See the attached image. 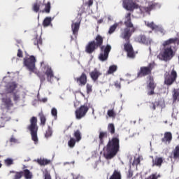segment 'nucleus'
Masks as SVG:
<instances>
[{
  "instance_id": "obj_14",
  "label": "nucleus",
  "mask_w": 179,
  "mask_h": 179,
  "mask_svg": "<svg viewBox=\"0 0 179 179\" xmlns=\"http://www.w3.org/2000/svg\"><path fill=\"white\" fill-rule=\"evenodd\" d=\"M124 24L126 27L124 29H129L130 30H134L136 31V29L131 22V14L130 13H127L124 16Z\"/></svg>"
},
{
  "instance_id": "obj_2",
  "label": "nucleus",
  "mask_w": 179,
  "mask_h": 179,
  "mask_svg": "<svg viewBox=\"0 0 179 179\" xmlns=\"http://www.w3.org/2000/svg\"><path fill=\"white\" fill-rule=\"evenodd\" d=\"M103 41L104 40L102 36L98 34L96 36L95 40L89 41V43L86 45L85 48V52H87V54H93V52H95L98 48H100L101 52L99 55V59L102 62L107 61L112 47L110 45V44L103 45Z\"/></svg>"
},
{
  "instance_id": "obj_38",
  "label": "nucleus",
  "mask_w": 179,
  "mask_h": 179,
  "mask_svg": "<svg viewBox=\"0 0 179 179\" xmlns=\"http://www.w3.org/2000/svg\"><path fill=\"white\" fill-rule=\"evenodd\" d=\"M52 134L53 131L52 127L48 126L46 131V138H50V136H52Z\"/></svg>"
},
{
  "instance_id": "obj_39",
  "label": "nucleus",
  "mask_w": 179,
  "mask_h": 179,
  "mask_svg": "<svg viewBox=\"0 0 179 179\" xmlns=\"http://www.w3.org/2000/svg\"><path fill=\"white\" fill-rule=\"evenodd\" d=\"M34 44L35 45H40L41 44V39L40 38V36H36V38H34Z\"/></svg>"
},
{
  "instance_id": "obj_54",
  "label": "nucleus",
  "mask_w": 179,
  "mask_h": 179,
  "mask_svg": "<svg viewBox=\"0 0 179 179\" xmlns=\"http://www.w3.org/2000/svg\"><path fill=\"white\" fill-rule=\"evenodd\" d=\"M52 160L46 159V164H51Z\"/></svg>"
},
{
  "instance_id": "obj_40",
  "label": "nucleus",
  "mask_w": 179,
  "mask_h": 179,
  "mask_svg": "<svg viewBox=\"0 0 179 179\" xmlns=\"http://www.w3.org/2000/svg\"><path fill=\"white\" fill-rule=\"evenodd\" d=\"M34 162H37V163L39 164L40 166H44L45 164V159L44 158L35 159Z\"/></svg>"
},
{
  "instance_id": "obj_5",
  "label": "nucleus",
  "mask_w": 179,
  "mask_h": 179,
  "mask_svg": "<svg viewBox=\"0 0 179 179\" xmlns=\"http://www.w3.org/2000/svg\"><path fill=\"white\" fill-rule=\"evenodd\" d=\"M133 33H134V29L130 30V29H123L120 33L121 38H123L126 41V43L124 45V50L127 52V57L131 59L136 58L134 50L130 43V38Z\"/></svg>"
},
{
  "instance_id": "obj_47",
  "label": "nucleus",
  "mask_w": 179,
  "mask_h": 179,
  "mask_svg": "<svg viewBox=\"0 0 179 179\" xmlns=\"http://www.w3.org/2000/svg\"><path fill=\"white\" fill-rule=\"evenodd\" d=\"M41 122L43 125L45 124V117L44 115L40 114Z\"/></svg>"
},
{
  "instance_id": "obj_63",
  "label": "nucleus",
  "mask_w": 179,
  "mask_h": 179,
  "mask_svg": "<svg viewBox=\"0 0 179 179\" xmlns=\"http://www.w3.org/2000/svg\"><path fill=\"white\" fill-rule=\"evenodd\" d=\"M178 62H179V56H178Z\"/></svg>"
},
{
  "instance_id": "obj_19",
  "label": "nucleus",
  "mask_w": 179,
  "mask_h": 179,
  "mask_svg": "<svg viewBox=\"0 0 179 179\" xmlns=\"http://www.w3.org/2000/svg\"><path fill=\"white\" fill-rule=\"evenodd\" d=\"M46 78L48 82H50V83H53L55 79H57L54 75L52 68H50V66H48L46 69Z\"/></svg>"
},
{
  "instance_id": "obj_29",
  "label": "nucleus",
  "mask_w": 179,
  "mask_h": 179,
  "mask_svg": "<svg viewBox=\"0 0 179 179\" xmlns=\"http://www.w3.org/2000/svg\"><path fill=\"white\" fill-rule=\"evenodd\" d=\"M108 131L110 133L111 135L115 134V127L114 124L110 123L108 124Z\"/></svg>"
},
{
  "instance_id": "obj_28",
  "label": "nucleus",
  "mask_w": 179,
  "mask_h": 179,
  "mask_svg": "<svg viewBox=\"0 0 179 179\" xmlns=\"http://www.w3.org/2000/svg\"><path fill=\"white\" fill-rule=\"evenodd\" d=\"M118 69V66L117 65H110L109 66V69L107 71L108 75H111L112 73H114V72H116Z\"/></svg>"
},
{
  "instance_id": "obj_34",
  "label": "nucleus",
  "mask_w": 179,
  "mask_h": 179,
  "mask_svg": "<svg viewBox=\"0 0 179 179\" xmlns=\"http://www.w3.org/2000/svg\"><path fill=\"white\" fill-rule=\"evenodd\" d=\"M117 27H118V23H115L113 24V26H110L109 30H108V34H113L114 31L117 29Z\"/></svg>"
},
{
  "instance_id": "obj_46",
  "label": "nucleus",
  "mask_w": 179,
  "mask_h": 179,
  "mask_svg": "<svg viewBox=\"0 0 179 179\" xmlns=\"http://www.w3.org/2000/svg\"><path fill=\"white\" fill-rule=\"evenodd\" d=\"M33 10L34 12H38L40 10V6L37 5V3L34 4Z\"/></svg>"
},
{
  "instance_id": "obj_30",
  "label": "nucleus",
  "mask_w": 179,
  "mask_h": 179,
  "mask_svg": "<svg viewBox=\"0 0 179 179\" xmlns=\"http://www.w3.org/2000/svg\"><path fill=\"white\" fill-rule=\"evenodd\" d=\"M107 114L108 117H110L112 118H115L117 114L115 113V110L114 108H111L110 110H108Z\"/></svg>"
},
{
  "instance_id": "obj_41",
  "label": "nucleus",
  "mask_w": 179,
  "mask_h": 179,
  "mask_svg": "<svg viewBox=\"0 0 179 179\" xmlns=\"http://www.w3.org/2000/svg\"><path fill=\"white\" fill-rule=\"evenodd\" d=\"M4 162L5 164L7 166H12V164H13V159L12 158H7Z\"/></svg>"
},
{
  "instance_id": "obj_18",
  "label": "nucleus",
  "mask_w": 179,
  "mask_h": 179,
  "mask_svg": "<svg viewBox=\"0 0 179 179\" xmlns=\"http://www.w3.org/2000/svg\"><path fill=\"white\" fill-rule=\"evenodd\" d=\"M45 75V62L44 61L40 63L38 76H39L41 81L43 82L45 78L44 76Z\"/></svg>"
},
{
  "instance_id": "obj_22",
  "label": "nucleus",
  "mask_w": 179,
  "mask_h": 179,
  "mask_svg": "<svg viewBox=\"0 0 179 179\" xmlns=\"http://www.w3.org/2000/svg\"><path fill=\"white\" fill-rule=\"evenodd\" d=\"M172 139H173L172 133L167 131L164 133V138H162V142H164V143H171Z\"/></svg>"
},
{
  "instance_id": "obj_9",
  "label": "nucleus",
  "mask_w": 179,
  "mask_h": 179,
  "mask_svg": "<svg viewBox=\"0 0 179 179\" xmlns=\"http://www.w3.org/2000/svg\"><path fill=\"white\" fill-rule=\"evenodd\" d=\"M37 59L34 56H30L24 59V65L29 72H34L36 70V62Z\"/></svg>"
},
{
  "instance_id": "obj_36",
  "label": "nucleus",
  "mask_w": 179,
  "mask_h": 179,
  "mask_svg": "<svg viewBox=\"0 0 179 179\" xmlns=\"http://www.w3.org/2000/svg\"><path fill=\"white\" fill-rule=\"evenodd\" d=\"M159 177H161L160 173H154L151 174L150 176H149V177H148L145 179H157V178H159Z\"/></svg>"
},
{
  "instance_id": "obj_17",
  "label": "nucleus",
  "mask_w": 179,
  "mask_h": 179,
  "mask_svg": "<svg viewBox=\"0 0 179 179\" xmlns=\"http://www.w3.org/2000/svg\"><path fill=\"white\" fill-rule=\"evenodd\" d=\"M75 80L78 83L79 86H85L87 83V75L85 72H83L78 78H76Z\"/></svg>"
},
{
  "instance_id": "obj_32",
  "label": "nucleus",
  "mask_w": 179,
  "mask_h": 179,
  "mask_svg": "<svg viewBox=\"0 0 179 179\" xmlns=\"http://www.w3.org/2000/svg\"><path fill=\"white\" fill-rule=\"evenodd\" d=\"M159 101H155L150 103V108L151 110H156V107L159 106Z\"/></svg>"
},
{
  "instance_id": "obj_26",
  "label": "nucleus",
  "mask_w": 179,
  "mask_h": 179,
  "mask_svg": "<svg viewBox=\"0 0 179 179\" xmlns=\"http://www.w3.org/2000/svg\"><path fill=\"white\" fill-rule=\"evenodd\" d=\"M171 156L175 159H179V145H177L172 150Z\"/></svg>"
},
{
  "instance_id": "obj_16",
  "label": "nucleus",
  "mask_w": 179,
  "mask_h": 179,
  "mask_svg": "<svg viewBox=\"0 0 179 179\" xmlns=\"http://www.w3.org/2000/svg\"><path fill=\"white\" fill-rule=\"evenodd\" d=\"M145 24L148 27H150L152 30H155V31H159L162 33V34H165L166 31L163 27H161L160 26H157V24H155L154 22H145Z\"/></svg>"
},
{
  "instance_id": "obj_12",
  "label": "nucleus",
  "mask_w": 179,
  "mask_h": 179,
  "mask_svg": "<svg viewBox=\"0 0 179 179\" xmlns=\"http://www.w3.org/2000/svg\"><path fill=\"white\" fill-rule=\"evenodd\" d=\"M157 87V83L154 80L152 76H150L148 82L147 83L148 95L152 96L155 94V89Z\"/></svg>"
},
{
  "instance_id": "obj_13",
  "label": "nucleus",
  "mask_w": 179,
  "mask_h": 179,
  "mask_svg": "<svg viewBox=\"0 0 179 179\" xmlns=\"http://www.w3.org/2000/svg\"><path fill=\"white\" fill-rule=\"evenodd\" d=\"M135 41L140 44H145V45H151L152 43V38H150V37H146L145 34H140V36H137L135 38Z\"/></svg>"
},
{
  "instance_id": "obj_31",
  "label": "nucleus",
  "mask_w": 179,
  "mask_h": 179,
  "mask_svg": "<svg viewBox=\"0 0 179 179\" xmlns=\"http://www.w3.org/2000/svg\"><path fill=\"white\" fill-rule=\"evenodd\" d=\"M24 175L26 179H31L33 178V174L29 169H26L24 171Z\"/></svg>"
},
{
  "instance_id": "obj_24",
  "label": "nucleus",
  "mask_w": 179,
  "mask_h": 179,
  "mask_svg": "<svg viewBox=\"0 0 179 179\" xmlns=\"http://www.w3.org/2000/svg\"><path fill=\"white\" fill-rule=\"evenodd\" d=\"M10 120V117L8 115H6L5 113H2L0 115V128H2L5 125V122L6 121H9Z\"/></svg>"
},
{
  "instance_id": "obj_58",
  "label": "nucleus",
  "mask_w": 179,
  "mask_h": 179,
  "mask_svg": "<svg viewBox=\"0 0 179 179\" xmlns=\"http://www.w3.org/2000/svg\"><path fill=\"white\" fill-rule=\"evenodd\" d=\"M73 179H78V176H73Z\"/></svg>"
},
{
  "instance_id": "obj_1",
  "label": "nucleus",
  "mask_w": 179,
  "mask_h": 179,
  "mask_svg": "<svg viewBox=\"0 0 179 179\" xmlns=\"http://www.w3.org/2000/svg\"><path fill=\"white\" fill-rule=\"evenodd\" d=\"M8 79H9L8 76L3 78L2 85H5L6 94H3L1 108L6 113H13V101H12L9 93H12L13 101L16 104L23 106L26 97V90L23 89V87L16 84L15 82L6 84Z\"/></svg>"
},
{
  "instance_id": "obj_60",
  "label": "nucleus",
  "mask_w": 179,
  "mask_h": 179,
  "mask_svg": "<svg viewBox=\"0 0 179 179\" xmlns=\"http://www.w3.org/2000/svg\"><path fill=\"white\" fill-rule=\"evenodd\" d=\"M1 167H2V164H1V162H0V169H1Z\"/></svg>"
},
{
  "instance_id": "obj_49",
  "label": "nucleus",
  "mask_w": 179,
  "mask_h": 179,
  "mask_svg": "<svg viewBox=\"0 0 179 179\" xmlns=\"http://www.w3.org/2000/svg\"><path fill=\"white\" fill-rule=\"evenodd\" d=\"M133 171L132 170H131V169L129 170L128 171V174H127V177L128 178H131V177H133Z\"/></svg>"
},
{
  "instance_id": "obj_57",
  "label": "nucleus",
  "mask_w": 179,
  "mask_h": 179,
  "mask_svg": "<svg viewBox=\"0 0 179 179\" xmlns=\"http://www.w3.org/2000/svg\"><path fill=\"white\" fill-rule=\"evenodd\" d=\"M10 142H16V140L14 138H11Z\"/></svg>"
},
{
  "instance_id": "obj_50",
  "label": "nucleus",
  "mask_w": 179,
  "mask_h": 179,
  "mask_svg": "<svg viewBox=\"0 0 179 179\" xmlns=\"http://www.w3.org/2000/svg\"><path fill=\"white\" fill-rule=\"evenodd\" d=\"M38 99L40 100V101H42L43 103H45V98H41L40 94L38 95Z\"/></svg>"
},
{
  "instance_id": "obj_23",
  "label": "nucleus",
  "mask_w": 179,
  "mask_h": 179,
  "mask_svg": "<svg viewBox=\"0 0 179 179\" xmlns=\"http://www.w3.org/2000/svg\"><path fill=\"white\" fill-rule=\"evenodd\" d=\"M108 137V132L107 131H100L99 135V145H104L105 143V138Z\"/></svg>"
},
{
  "instance_id": "obj_27",
  "label": "nucleus",
  "mask_w": 179,
  "mask_h": 179,
  "mask_svg": "<svg viewBox=\"0 0 179 179\" xmlns=\"http://www.w3.org/2000/svg\"><path fill=\"white\" fill-rule=\"evenodd\" d=\"M73 136L75 138L76 143V142H80L82 139V134L80 131V129H76V131H74Z\"/></svg>"
},
{
  "instance_id": "obj_56",
  "label": "nucleus",
  "mask_w": 179,
  "mask_h": 179,
  "mask_svg": "<svg viewBox=\"0 0 179 179\" xmlns=\"http://www.w3.org/2000/svg\"><path fill=\"white\" fill-rule=\"evenodd\" d=\"M43 27H45V19L43 20Z\"/></svg>"
},
{
  "instance_id": "obj_6",
  "label": "nucleus",
  "mask_w": 179,
  "mask_h": 179,
  "mask_svg": "<svg viewBox=\"0 0 179 179\" xmlns=\"http://www.w3.org/2000/svg\"><path fill=\"white\" fill-rule=\"evenodd\" d=\"M122 6L127 10H134V9H138L141 10V13H149L150 14L151 10L155 9L157 5L156 3H150L148 6H139L133 0H123Z\"/></svg>"
},
{
  "instance_id": "obj_52",
  "label": "nucleus",
  "mask_w": 179,
  "mask_h": 179,
  "mask_svg": "<svg viewBox=\"0 0 179 179\" xmlns=\"http://www.w3.org/2000/svg\"><path fill=\"white\" fill-rule=\"evenodd\" d=\"M46 179H52L51 174L46 170Z\"/></svg>"
},
{
  "instance_id": "obj_62",
  "label": "nucleus",
  "mask_w": 179,
  "mask_h": 179,
  "mask_svg": "<svg viewBox=\"0 0 179 179\" xmlns=\"http://www.w3.org/2000/svg\"><path fill=\"white\" fill-rule=\"evenodd\" d=\"M38 48H39V50H40V45H38Z\"/></svg>"
},
{
  "instance_id": "obj_4",
  "label": "nucleus",
  "mask_w": 179,
  "mask_h": 179,
  "mask_svg": "<svg viewBox=\"0 0 179 179\" xmlns=\"http://www.w3.org/2000/svg\"><path fill=\"white\" fill-rule=\"evenodd\" d=\"M120 135L113 136L111 139H109L106 144V150L103 153L106 159H113V157L117 156L118 152H120Z\"/></svg>"
},
{
  "instance_id": "obj_33",
  "label": "nucleus",
  "mask_w": 179,
  "mask_h": 179,
  "mask_svg": "<svg viewBox=\"0 0 179 179\" xmlns=\"http://www.w3.org/2000/svg\"><path fill=\"white\" fill-rule=\"evenodd\" d=\"M76 141L75 138H70L68 141V145L69 148H74L76 146Z\"/></svg>"
},
{
  "instance_id": "obj_15",
  "label": "nucleus",
  "mask_w": 179,
  "mask_h": 179,
  "mask_svg": "<svg viewBox=\"0 0 179 179\" xmlns=\"http://www.w3.org/2000/svg\"><path fill=\"white\" fill-rule=\"evenodd\" d=\"M152 157V166H157V167H162L163 163H164L166 159L165 157H163V156H156L154 157V156H150Z\"/></svg>"
},
{
  "instance_id": "obj_11",
  "label": "nucleus",
  "mask_w": 179,
  "mask_h": 179,
  "mask_svg": "<svg viewBox=\"0 0 179 179\" xmlns=\"http://www.w3.org/2000/svg\"><path fill=\"white\" fill-rule=\"evenodd\" d=\"M87 111H89L88 106L83 104L77 108L75 111V115L78 120H81L83 117H85Z\"/></svg>"
},
{
  "instance_id": "obj_25",
  "label": "nucleus",
  "mask_w": 179,
  "mask_h": 179,
  "mask_svg": "<svg viewBox=\"0 0 179 179\" xmlns=\"http://www.w3.org/2000/svg\"><path fill=\"white\" fill-rule=\"evenodd\" d=\"M122 174H121V171H120V170H114L113 174H111V176H110L109 178L108 177H107V179H122Z\"/></svg>"
},
{
  "instance_id": "obj_21",
  "label": "nucleus",
  "mask_w": 179,
  "mask_h": 179,
  "mask_svg": "<svg viewBox=\"0 0 179 179\" xmlns=\"http://www.w3.org/2000/svg\"><path fill=\"white\" fill-rule=\"evenodd\" d=\"M80 23L81 22L80 21V22H76V23H72L71 24V30L75 37H77V36H78V31L80 30Z\"/></svg>"
},
{
  "instance_id": "obj_20",
  "label": "nucleus",
  "mask_w": 179,
  "mask_h": 179,
  "mask_svg": "<svg viewBox=\"0 0 179 179\" xmlns=\"http://www.w3.org/2000/svg\"><path fill=\"white\" fill-rule=\"evenodd\" d=\"M101 75V72H100V71H99L97 68H95L94 71H92V72H90V76L94 82H96V80H98L99 78Z\"/></svg>"
},
{
  "instance_id": "obj_35",
  "label": "nucleus",
  "mask_w": 179,
  "mask_h": 179,
  "mask_svg": "<svg viewBox=\"0 0 179 179\" xmlns=\"http://www.w3.org/2000/svg\"><path fill=\"white\" fill-rule=\"evenodd\" d=\"M173 101H176V100H178V99L179 97V89H174L173 90Z\"/></svg>"
},
{
  "instance_id": "obj_55",
  "label": "nucleus",
  "mask_w": 179,
  "mask_h": 179,
  "mask_svg": "<svg viewBox=\"0 0 179 179\" xmlns=\"http://www.w3.org/2000/svg\"><path fill=\"white\" fill-rule=\"evenodd\" d=\"M103 19H100L99 20H98V23L100 24L101 23H103Z\"/></svg>"
},
{
  "instance_id": "obj_53",
  "label": "nucleus",
  "mask_w": 179,
  "mask_h": 179,
  "mask_svg": "<svg viewBox=\"0 0 179 179\" xmlns=\"http://www.w3.org/2000/svg\"><path fill=\"white\" fill-rule=\"evenodd\" d=\"M17 57H22V52L20 51V50H18L17 54Z\"/></svg>"
},
{
  "instance_id": "obj_37",
  "label": "nucleus",
  "mask_w": 179,
  "mask_h": 179,
  "mask_svg": "<svg viewBox=\"0 0 179 179\" xmlns=\"http://www.w3.org/2000/svg\"><path fill=\"white\" fill-rule=\"evenodd\" d=\"M55 17H46V27H48V26H50L51 27H52V20H54Z\"/></svg>"
},
{
  "instance_id": "obj_61",
  "label": "nucleus",
  "mask_w": 179,
  "mask_h": 179,
  "mask_svg": "<svg viewBox=\"0 0 179 179\" xmlns=\"http://www.w3.org/2000/svg\"><path fill=\"white\" fill-rule=\"evenodd\" d=\"M10 173H15V172L14 171H10Z\"/></svg>"
},
{
  "instance_id": "obj_45",
  "label": "nucleus",
  "mask_w": 179,
  "mask_h": 179,
  "mask_svg": "<svg viewBox=\"0 0 179 179\" xmlns=\"http://www.w3.org/2000/svg\"><path fill=\"white\" fill-rule=\"evenodd\" d=\"M51 9V3L50 2H48L46 3V13H50Z\"/></svg>"
},
{
  "instance_id": "obj_10",
  "label": "nucleus",
  "mask_w": 179,
  "mask_h": 179,
  "mask_svg": "<svg viewBox=\"0 0 179 179\" xmlns=\"http://www.w3.org/2000/svg\"><path fill=\"white\" fill-rule=\"evenodd\" d=\"M155 62L150 63L148 66H141L139 72H138V77L143 78V76H147L151 75L152 69L155 68Z\"/></svg>"
},
{
  "instance_id": "obj_44",
  "label": "nucleus",
  "mask_w": 179,
  "mask_h": 179,
  "mask_svg": "<svg viewBox=\"0 0 179 179\" xmlns=\"http://www.w3.org/2000/svg\"><path fill=\"white\" fill-rule=\"evenodd\" d=\"M87 93H91L92 92V85L87 83L86 85Z\"/></svg>"
},
{
  "instance_id": "obj_7",
  "label": "nucleus",
  "mask_w": 179,
  "mask_h": 179,
  "mask_svg": "<svg viewBox=\"0 0 179 179\" xmlns=\"http://www.w3.org/2000/svg\"><path fill=\"white\" fill-rule=\"evenodd\" d=\"M31 132V139L34 141L35 145L38 143V137H37V131L38 130V127H37V117H32L30 119V125L28 127Z\"/></svg>"
},
{
  "instance_id": "obj_42",
  "label": "nucleus",
  "mask_w": 179,
  "mask_h": 179,
  "mask_svg": "<svg viewBox=\"0 0 179 179\" xmlns=\"http://www.w3.org/2000/svg\"><path fill=\"white\" fill-rule=\"evenodd\" d=\"M140 163H141V159H140V157H135L134 159V162H133V163H132V166H138V164H140Z\"/></svg>"
},
{
  "instance_id": "obj_3",
  "label": "nucleus",
  "mask_w": 179,
  "mask_h": 179,
  "mask_svg": "<svg viewBox=\"0 0 179 179\" xmlns=\"http://www.w3.org/2000/svg\"><path fill=\"white\" fill-rule=\"evenodd\" d=\"M171 44H178L179 45V38L175 37L173 38H169L164 42L163 51L159 54V59L162 61L168 62L171 61L172 58L176 55V51L173 50Z\"/></svg>"
},
{
  "instance_id": "obj_59",
  "label": "nucleus",
  "mask_w": 179,
  "mask_h": 179,
  "mask_svg": "<svg viewBox=\"0 0 179 179\" xmlns=\"http://www.w3.org/2000/svg\"><path fill=\"white\" fill-rule=\"evenodd\" d=\"M45 10V8L42 10L43 13H44Z\"/></svg>"
},
{
  "instance_id": "obj_48",
  "label": "nucleus",
  "mask_w": 179,
  "mask_h": 179,
  "mask_svg": "<svg viewBox=\"0 0 179 179\" xmlns=\"http://www.w3.org/2000/svg\"><path fill=\"white\" fill-rule=\"evenodd\" d=\"M94 3V0H89L87 3H86V5H87V6L89 8H91V6H92Z\"/></svg>"
},
{
  "instance_id": "obj_43",
  "label": "nucleus",
  "mask_w": 179,
  "mask_h": 179,
  "mask_svg": "<svg viewBox=\"0 0 179 179\" xmlns=\"http://www.w3.org/2000/svg\"><path fill=\"white\" fill-rule=\"evenodd\" d=\"M51 113H52V115H53V117H55V118H57L58 112H57V108L53 107V108H52Z\"/></svg>"
},
{
  "instance_id": "obj_51",
  "label": "nucleus",
  "mask_w": 179,
  "mask_h": 179,
  "mask_svg": "<svg viewBox=\"0 0 179 179\" xmlns=\"http://www.w3.org/2000/svg\"><path fill=\"white\" fill-rule=\"evenodd\" d=\"M115 87H118L119 89H121V83L118 81L115 83Z\"/></svg>"
},
{
  "instance_id": "obj_8",
  "label": "nucleus",
  "mask_w": 179,
  "mask_h": 179,
  "mask_svg": "<svg viewBox=\"0 0 179 179\" xmlns=\"http://www.w3.org/2000/svg\"><path fill=\"white\" fill-rule=\"evenodd\" d=\"M178 78V73L175 68H173L171 73L166 72L164 74V83L171 86L176 82Z\"/></svg>"
}]
</instances>
